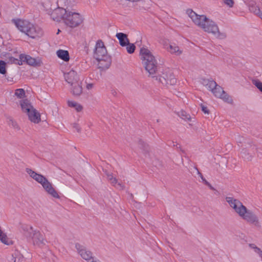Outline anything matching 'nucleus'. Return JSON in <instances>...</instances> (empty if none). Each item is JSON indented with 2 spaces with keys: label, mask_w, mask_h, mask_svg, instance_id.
Returning a JSON list of instances; mask_svg holds the SVG:
<instances>
[{
  "label": "nucleus",
  "mask_w": 262,
  "mask_h": 262,
  "mask_svg": "<svg viewBox=\"0 0 262 262\" xmlns=\"http://www.w3.org/2000/svg\"><path fill=\"white\" fill-rule=\"evenodd\" d=\"M26 171L32 179L40 184L46 179L43 175L36 172L30 168H26Z\"/></svg>",
  "instance_id": "nucleus-14"
},
{
  "label": "nucleus",
  "mask_w": 262,
  "mask_h": 262,
  "mask_svg": "<svg viewBox=\"0 0 262 262\" xmlns=\"http://www.w3.org/2000/svg\"><path fill=\"white\" fill-rule=\"evenodd\" d=\"M64 76L65 80L70 84V85H73L74 84L77 83L79 81V76L76 72L73 70L67 73H64Z\"/></svg>",
  "instance_id": "nucleus-12"
},
{
  "label": "nucleus",
  "mask_w": 262,
  "mask_h": 262,
  "mask_svg": "<svg viewBox=\"0 0 262 262\" xmlns=\"http://www.w3.org/2000/svg\"><path fill=\"white\" fill-rule=\"evenodd\" d=\"M198 170V173L199 175V176L201 177V179L202 180V181L203 183L206 185V182H208L203 177L202 174L198 170V169H196Z\"/></svg>",
  "instance_id": "nucleus-37"
},
{
  "label": "nucleus",
  "mask_w": 262,
  "mask_h": 262,
  "mask_svg": "<svg viewBox=\"0 0 262 262\" xmlns=\"http://www.w3.org/2000/svg\"><path fill=\"white\" fill-rule=\"evenodd\" d=\"M75 248L81 256L88 262H96L92 256V253L90 251L86 250L85 247L79 243L75 244Z\"/></svg>",
  "instance_id": "nucleus-9"
},
{
  "label": "nucleus",
  "mask_w": 262,
  "mask_h": 262,
  "mask_svg": "<svg viewBox=\"0 0 262 262\" xmlns=\"http://www.w3.org/2000/svg\"><path fill=\"white\" fill-rule=\"evenodd\" d=\"M20 105L23 112L28 113L34 108L31 102L27 99L20 101Z\"/></svg>",
  "instance_id": "nucleus-17"
},
{
  "label": "nucleus",
  "mask_w": 262,
  "mask_h": 262,
  "mask_svg": "<svg viewBox=\"0 0 262 262\" xmlns=\"http://www.w3.org/2000/svg\"><path fill=\"white\" fill-rule=\"evenodd\" d=\"M96 262H97V261H96Z\"/></svg>",
  "instance_id": "nucleus-52"
},
{
  "label": "nucleus",
  "mask_w": 262,
  "mask_h": 262,
  "mask_svg": "<svg viewBox=\"0 0 262 262\" xmlns=\"http://www.w3.org/2000/svg\"><path fill=\"white\" fill-rule=\"evenodd\" d=\"M8 122L9 125H11L14 129L19 130L20 129L17 122L14 121L11 117H7Z\"/></svg>",
  "instance_id": "nucleus-28"
},
{
  "label": "nucleus",
  "mask_w": 262,
  "mask_h": 262,
  "mask_svg": "<svg viewBox=\"0 0 262 262\" xmlns=\"http://www.w3.org/2000/svg\"><path fill=\"white\" fill-rule=\"evenodd\" d=\"M7 79L8 81H13L12 80V79H13L12 78H11V79H10V78L7 77Z\"/></svg>",
  "instance_id": "nucleus-48"
},
{
  "label": "nucleus",
  "mask_w": 262,
  "mask_h": 262,
  "mask_svg": "<svg viewBox=\"0 0 262 262\" xmlns=\"http://www.w3.org/2000/svg\"><path fill=\"white\" fill-rule=\"evenodd\" d=\"M215 194H218L219 193V191H217L216 190H215Z\"/></svg>",
  "instance_id": "nucleus-50"
},
{
  "label": "nucleus",
  "mask_w": 262,
  "mask_h": 262,
  "mask_svg": "<svg viewBox=\"0 0 262 262\" xmlns=\"http://www.w3.org/2000/svg\"><path fill=\"white\" fill-rule=\"evenodd\" d=\"M169 52L172 54H176L177 55H180L182 54V51L180 50L178 46L170 45L169 49H168Z\"/></svg>",
  "instance_id": "nucleus-25"
},
{
  "label": "nucleus",
  "mask_w": 262,
  "mask_h": 262,
  "mask_svg": "<svg viewBox=\"0 0 262 262\" xmlns=\"http://www.w3.org/2000/svg\"><path fill=\"white\" fill-rule=\"evenodd\" d=\"M252 83L262 93V82L258 79H253Z\"/></svg>",
  "instance_id": "nucleus-32"
},
{
  "label": "nucleus",
  "mask_w": 262,
  "mask_h": 262,
  "mask_svg": "<svg viewBox=\"0 0 262 262\" xmlns=\"http://www.w3.org/2000/svg\"><path fill=\"white\" fill-rule=\"evenodd\" d=\"M20 232L28 241H32L34 245L41 247L46 245L47 240L43 235L37 229H34L32 226L21 224Z\"/></svg>",
  "instance_id": "nucleus-5"
},
{
  "label": "nucleus",
  "mask_w": 262,
  "mask_h": 262,
  "mask_svg": "<svg viewBox=\"0 0 262 262\" xmlns=\"http://www.w3.org/2000/svg\"><path fill=\"white\" fill-rule=\"evenodd\" d=\"M249 9L251 12L254 13L262 19V13L259 8L258 6H255L254 3L252 2L249 4Z\"/></svg>",
  "instance_id": "nucleus-21"
},
{
  "label": "nucleus",
  "mask_w": 262,
  "mask_h": 262,
  "mask_svg": "<svg viewBox=\"0 0 262 262\" xmlns=\"http://www.w3.org/2000/svg\"><path fill=\"white\" fill-rule=\"evenodd\" d=\"M68 103L69 106L71 107H75L78 105L77 103L74 101H68Z\"/></svg>",
  "instance_id": "nucleus-36"
},
{
  "label": "nucleus",
  "mask_w": 262,
  "mask_h": 262,
  "mask_svg": "<svg viewBox=\"0 0 262 262\" xmlns=\"http://www.w3.org/2000/svg\"><path fill=\"white\" fill-rule=\"evenodd\" d=\"M13 21H14L16 27L21 32L32 38L39 37L42 34V30L40 28L35 26L28 21L20 19H13Z\"/></svg>",
  "instance_id": "nucleus-7"
},
{
  "label": "nucleus",
  "mask_w": 262,
  "mask_h": 262,
  "mask_svg": "<svg viewBox=\"0 0 262 262\" xmlns=\"http://www.w3.org/2000/svg\"><path fill=\"white\" fill-rule=\"evenodd\" d=\"M187 13L193 22L203 29L204 31L215 35L220 33L217 26L214 21L207 18L206 15H198L191 9L187 10Z\"/></svg>",
  "instance_id": "nucleus-2"
},
{
  "label": "nucleus",
  "mask_w": 262,
  "mask_h": 262,
  "mask_svg": "<svg viewBox=\"0 0 262 262\" xmlns=\"http://www.w3.org/2000/svg\"><path fill=\"white\" fill-rule=\"evenodd\" d=\"M104 172L105 174L107 176V179L108 180V181H110L111 183L113 186H115V185L117 184V179L113 176L112 173L108 172L107 170H105Z\"/></svg>",
  "instance_id": "nucleus-26"
},
{
  "label": "nucleus",
  "mask_w": 262,
  "mask_h": 262,
  "mask_svg": "<svg viewBox=\"0 0 262 262\" xmlns=\"http://www.w3.org/2000/svg\"><path fill=\"white\" fill-rule=\"evenodd\" d=\"M163 75L160 76L159 79V81L163 84H170L171 85H173L176 83L177 79L172 73L169 72L166 74L163 73Z\"/></svg>",
  "instance_id": "nucleus-11"
},
{
  "label": "nucleus",
  "mask_w": 262,
  "mask_h": 262,
  "mask_svg": "<svg viewBox=\"0 0 262 262\" xmlns=\"http://www.w3.org/2000/svg\"><path fill=\"white\" fill-rule=\"evenodd\" d=\"M202 111L205 113V114H209V110L207 108L206 106H205L202 104H201Z\"/></svg>",
  "instance_id": "nucleus-35"
},
{
  "label": "nucleus",
  "mask_w": 262,
  "mask_h": 262,
  "mask_svg": "<svg viewBox=\"0 0 262 262\" xmlns=\"http://www.w3.org/2000/svg\"><path fill=\"white\" fill-rule=\"evenodd\" d=\"M58 8H60L59 7H58L57 8H56L55 10H54V12H53V13L52 14V15H53V18L54 17H58V16H59L60 15V12L59 11L58 13L56 12V10Z\"/></svg>",
  "instance_id": "nucleus-39"
},
{
  "label": "nucleus",
  "mask_w": 262,
  "mask_h": 262,
  "mask_svg": "<svg viewBox=\"0 0 262 262\" xmlns=\"http://www.w3.org/2000/svg\"><path fill=\"white\" fill-rule=\"evenodd\" d=\"M73 127L75 128L78 132H80V128L78 126V124L77 123H74L73 124Z\"/></svg>",
  "instance_id": "nucleus-41"
},
{
  "label": "nucleus",
  "mask_w": 262,
  "mask_h": 262,
  "mask_svg": "<svg viewBox=\"0 0 262 262\" xmlns=\"http://www.w3.org/2000/svg\"><path fill=\"white\" fill-rule=\"evenodd\" d=\"M6 63L3 60H0V73L3 75H5L7 73L6 68Z\"/></svg>",
  "instance_id": "nucleus-31"
},
{
  "label": "nucleus",
  "mask_w": 262,
  "mask_h": 262,
  "mask_svg": "<svg viewBox=\"0 0 262 262\" xmlns=\"http://www.w3.org/2000/svg\"><path fill=\"white\" fill-rule=\"evenodd\" d=\"M249 247L252 249H253L254 250H255V247H257L254 244H249Z\"/></svg>",
  "instance_id": "nucleus-46"
},
{
  "label": "nucleus",
  "mask_w": 262,
  "mask_h": 262,
  "mask_svg": "<svg viewBox=\"0 0 262 262\" xmlns=\"http://www.w3.org/2000/svg\"><path fill=\"white\" fill-rule=\"evenodd\" d=\"M117 185L119 186V188L120 189H123L124 188V186L121 183H118L117 184Z\"/></svg>",
  "instance_id": "nucleus-44"
},
{
  "label": "nucleus",
  "mask_w": 262,
  "mask_h": 262,
  "mask_svg": "<svg viewBox=\"0 0 262 262\" xmlns=\"http://www.w3.org/2000/svg\"><path fill=\"white\" fill-rule=\"evenodd\" d=\"M116 37L119 40V44L122 47H125L129 43V40L127 38V34L123 33H117Z\"/></svg>",
  "instance_id": "nucleus-18"
},
{
  "label": "nucleus",
  "mask_w": 262,
  "mask_h": 262,
  "mask_svg": "<svg viewBox=\"0 0 262 262\" xmlns=\"http://www.w3.org/2000/svg\"><path fill=\"white\" fill-rule=\"evenodd\" d=\"M226 201L243 219L256 226L258 225V219L256 215L252 211L248 209L241 201L228 196L226 198Z\"/></svg>",
  "instance_id": "nucleus-1"
},
{
  "label": "nucleus",
  "mask_w": 262,
  "mask_h": 262,
  "mask_svg": "<svg viewBox=\"0 0 262 262\" xmlns=\"http://www.w3.org/2000/svg\"><path fill=\"white\" fill-rule=\"evenodd\" d=\"M206 185L208 186L210 189L215 190V189L208 182H206Z\"/></svg>",
  "instance_id": "nucleus-42"
},
{
  "label": "nucleus",
  "mask_w": 262,
  "mask_h": 262,
  "mask_svg": "<svg viewBox=\"0 0 262 262\" xmlns=\"http://www.w3.org/2000/svg\"><path fill=\"white\" fill-rule=\"evenodd\" d=\"M201 83L211 92L212 89H213L217 85V83L215 81L212 79L205 78L201 79Z\"/></svg>",
  "instance_id": "nucleus-19"
},
{
  "label": "nucleus",
  "mask_w": 262,
  "mask_h": 262,
  "mask_svg": "<svg viewBox=\"0 0 262 262\" xmlns=\"http://www.w3.org/2000/svg\"><path fill=\"white\" fill-rule=\"evenodd\" d=\"M60 32V30L59 29H58V31H57V34H58Z\"/></svg>",
  "instance_id": "nucleus-51"
},
{
  "label": "nucleus",
  "mask_w": 262,
  "mask_h": 262,
  "mask_svg": "<svg viewBox=\"0 0 262 262\" xmlns=\"http://www.w3.org/2000/svg\"><path fill=\"white\" fill-rule=\"evenodd\" d=\"M71 86V92L74 96H79L82 93V82L79 81L77 83Z\"/></svg>",
  "instance_id": "nucleus-16"
},
{
  "label": "nucleus",
  "mask_w": 262,
  "mask_h": 262,
  "mask_svg": "<svg viewBox=\"0 0 262 262\" xmlns=\"http://www.w3.org/2000/svg\"><path fill=\"white\" fill-rule=\"evenodd\" d=\"M254 251L257 253L259 254V256L261 257L262 258V251L260 250V248H258V247H255V250H254Z\"/></svg>",
  "instance_id": "nucleus-38"
},
{
  "label": "nucleus",
  "mask_w": 262,
  "mask_h": 262,
  "mask_svg": "<svg viewBox=\"0 0 262 262\" xmlns=\"http://www.w3.org/2000/svg\"><path fill=\"white\" fill-rule=\"evenodd\" d=\"M242 157L246 160L251 161L253 157L254 152H251L249 149H244L242 151Z\"/></svg>",
  "instance_id": "nucleus-24"
},
{
  "label": "nucleus",
  "mask_w": 262,
  "mask_h": 262,
  "mask_svg": "<svg viewBox=\"0 0 262 262\" xmlns=\"http://www.w3.org/2000/svg\"><path fill=\"white\" fill-rule=\"evenodd\" d=\"M178 115L183 119L185 120H191V117L189 114H187L185 111H181L179 113H178Z\"/></svg>",
  "instance_id": "nucleus-29"
},
{
  "label": "nucleus",
  "mask_w": 262,
  "mask_h": 262,
  "mask_svg": "<svg viewBox=\"0 0 262 262\" xmlns=\"http://www.w3.org/2000/svg\"><path fill=\"white\" fill-rule=\"evenodd\" d=\"M93 87V83H89L86 85V89L88 90H90L92 89Z\"/></svg>",
  "instance_id": "nucleus-43"
},
{
  "label": "nucleus",
  "mask_w": 262,
  "mask_h": 262,
  "mask_svg": "<svg viewBox=\"0 0 262 262\" xmlns=\"http://www.w3.org/2000/svg\"><path fill=\"white\" fill-rule=\"evenodd\" d=\"M75 109L77 110V112H80L82 110V106L78 104L77 106L75 107Z\"/></svg>",
  "instance_id": "nucleus-40"
},
{
  "label": "nucleus",
  "mask_w": 262,
  "mask_h": 262,
  "mask_svg": "<svg viewBox=\"0 0 262 262\" xmlns=\"http://www.w3.org/2000/svg\"><path fill=\"white\" fill-rule=\"evenodd\" d=\"M41 185L48 194L55 198H59L58 193L53 187L52 184L47 178L42 182V183H41Z\"/></svg>",
  "instance_id": "nucleus-13"
},
{
  "label": "nucleus",
  "mask_w": 262,
  "mask_h": 262,
  "mask_svg": "<svg viewBox=\"0 0 262 262\" xmlns=\"http://www.w3.org/2000/svg\"><path fill=\"white\" fill-rule=\"evenodd\" d=\"M15 256H14L13 255H12V260L14 262H21L23 260V255H21L20 254H15Z\"/></svg>",
  "instance_id": "nucleus-33"
},
{
  "label": "nucleus",
  "mask_w": 262,
  "mask_h": 262,
  "mask_svg": "<svg viewBox=\"0 0 262 262\" xmlns=\"http://www.w3.org/2000/svg\"><path fill=\"white\" fill-rule=\"evenodd\" d=\"M19 58L20 59V64H23V62H25L29 66L34 67H38L41 66L42 64V62L39 58H34L29 55L25 54H20Z\"/></svg>",
  "instance_id": "nucleus-8"
},
{
  "label": "nucleus",
  "mask_w": 262,
  "mask_h": 262,
  "mask_svg": "<svg viewBox=\"0 0 262 262\" xmlns=\"http://www.w3.org/2000/svg\"><path fill=\"white\" fill-rule=\"evenodd\" d=\"M139 147L142 150L143 154L146 156L148 155L150 152V147L149 145L142 139L138 141Z\"/></svg>",
  "instance_id": "nucleus-20"
},
{
  "label": "nucleus",
  "mask_w": 262,
  "mask_h": 262,
  "mask_svg": "<svg viewBox=\"0 0 262 262\" xmlns=\"http://www.w3.org/2000/svg\"><path fill=\"white\" fill-rule=\"evenodd\" d=\"M57 56L64 61H68L70 59L69 53L67 50H59L56 52Z\"/></svg>",
  "instance_id": "nucleus-22"
},
{
  "label": "nucleus",
  "mask_w": 262,
  "mask_h": 262,
  "mask_svg": "<svg viewBox=\"0 0 262 262\" xmlns=\"http://www.w3.org/2000/svg\"><path fill=\"white\" fill-rule=\"evenodd\" d=\"M173 146H176L177 148H180L181 150L184 152V151L181 148V146L179 144H173Z\"/></svg>",
  "instance_id": "nucleus-45"
},
{
  "label": "nucleus",
  "mask_w": 262,
  "mask_h": 262,
  "mask_svg": "<svg viewBox=\"0 0 262 262\" xmlns=\"http://www.w3.org/2000/svg\"><path fill=\"white\" fill-rule=\"evenodd\" d=\"M29 120L35 123H39L40 120V115L34 108L27 113Z\"/></svg>",
  "instance_id": "nucleus-15"
},
{
  "label": "nucleus",
  "mask_w": 262,
  "mask_h": 262,
  "mask_svg": "<svg viewBox=\"0 0 262 262\" xmlns=\"http://www.w3.org/2000/svg\"><path fill=\"white\" fill-rule=\"evenodd\" d=\"M4 56L6 58L8 63H15L16 64L21 65V64H20V59L19 58V59H18L12 57L10 53H6Z\"/></svg>",
  "instance_id": "nucleus-23"
},
{
  "label": "nucleus",
  "mask_w": 262,
  "mask_h": 262,
  "mask_svg": "<svg viewBox=\"0 0 262 262\" xmlns=\"http://www.w3.org/2000/svg\"><path fill=\"white\" fill-rule=\"evenodd\" d=\"M94 58L98 62V68L101 70L108 69L111 64V57L107 54L106 47L101 40H98L96 43Z\"/></svg>",
  "instance_id": "nucleus-3"
},
{
  "label": "nucleus",
  "mask_w": 262,
  "mask_h": 262,
  "mask_svg": "<svg viewBox=\"0 0 262 262\" xmlns=\"http://www.w3.org/2000/svg\"><path fill=\"white\" fill-rule=\"evenodd\" d=\"M126 49L128 53L133 54L134 53L136 49V46L134 43H130L129 42V43H127V45H126Z\"/></svg>",
  "instance_id": "nucleus-30"
},
{
  "label": "nucleus",
  "mask_w": 262,
  "mask_h": 262,
  "mask_svg": "<svg viewBox=\"0 0 262 262\" xmlns=\"http://www.w3.org/2000/svg\"><path fill=\"white\" fill-rule=\"evenodd\" d=\"M59 11L60 12V15L53 18L56 21L62 19L67 26L72 28L79 26L83 22V18L78 13L73 12L63 8H58L56 10L57 13Z\"/></svg>",
  "instance_id": "nucleus-4"
},
{
  "label": "nucleus",
  "mask_w": 262,
  "mask_h": 262,
  "mask_svg": "<svg viewBox=\"0 0 262 262\" xmlns=\"http://www.w3.org/2000/svg\"><path fill=\"white\" fill-rule=\"evenodd\" d=\"M224 3L229 6L230 8H232L234 5L233 0H224Z\"/></svg>",
  "instance_id": "nucleus-34"
},
{
  "label": "nucleus",
  "mask_w": 262,
  "mask_h": 262,
  "mask_svg": "<svg viewBox=\"0 0 262 262\" xmlns=\"http://www.w3.org/2000/svg\"><path fill=\"white\" fill-rule=\"evenodd\" d=\"M7 79L8 81H13L12 80V79H13L12 78H11V79H10V78L7 77Z\"/></svg>",
  "instance_id": "nucleus-47"
},
{
  "label": "nucleus",
  "mask_w": 262,
  "mask_h": 262,
  "mask_svg": "<svg viewBox=\"0 0 262 262\" xmlns=\"http://www.w3.org/2000/svg\"><path fill=\"white\" fill-rule=\"evenodd\" d=\"M212 93L215 97L223 99L224 101L228 103H232V100L230 96L226 93L223 89L217 84V85L212 89Z\"/></svg>",
  "instance_id": "nucleus-10"
},
{
  "label": "nucleus",
  "mask_w": 262,
  "mask_h": 262,
  "mask_svg": "<svg viewBox=\"0 0 262 262\" xmlns=\"http://www.w3.org/2000/svg\"><path fill=\"white\" fill-rule=\"evenodd\" d=\"M237 142H238L239 143H242V138H239V139L237 141Z\"/></svg>",
  "instance_id": "nucleus-49"
},
{
  "label": "nucleus",
  "mask_w": 262,
  "mask_h": 262,
  "mask_svg": "<svg viewBox=\"0 0 262 262\" xmlns=\"http://www.w3.org/2000/svg\"><path fill=\"white\" fill-rule=\"evenodd\" d=\"M140 55L145 70L152 77H155L158 67L155 56L148 49L143 47L140 49Z\"/></svg>",
  "instance_id": "nucleus-6"
},
{
  "label": "nucleus",
  "mask_w": 262,
  "mask_h": 262,
  "mask_svg": "<svg viewBox=\"0 0 262 262\" xmlns=\"http://www.w3.org/2000/svg\"><path fill=\"white\" fill-rule=\"evenodd\" d=\"M15 96L19 99L26 97V93L23 89H18L15 91Z\"/></svg>",
  "instance_id": "nucleus-27"
}]
</instances>
